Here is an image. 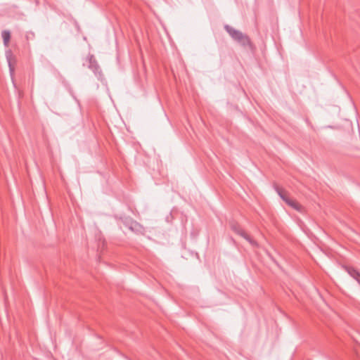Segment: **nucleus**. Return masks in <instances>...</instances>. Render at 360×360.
<instances>
[{"label": "nucleus", "mask_w": 360, "mask_h": 360, "mask_svg": "<svg viewBox=\"0 0 360 360\" xmlns=\"http://www.w3.org/2000/svg\"><path fill=\"white\" fill-rule=\"evenodd\" d=\"M1 36L4 40V44L6 46L8 45L10 39H11V33L8 30H4L1 32Z\"/></svg>", "instance_id": "6"}, {"label": "nucleus", "mask_w": 360, "mask_h": 360, "mask_svg": "<svg viewBox=\"0 0 360 360\" xmlns=\"http://www.w3.org/2000/svg\"><path fill=\"white\" fill-rule=\"evenodd\" d=\"M138 225H139V224H138L137 223H136V222L134 223V226H138Z\"/></svg>", "instance_id": "9"}, {"label": "nucleus", "mask_w": 360, "mask_h": 360, "mask_svg": "<svg viewBox=\"0 0 360 360\" xmlns=\"http://www.w3.org/2000/svg\"><path fill=\"white\" fill-rule=\"evenodd\" d=\"M8 65H9L10 72L12 73L14 71V68L12 67L11 63L9 60H8Z\"/></svg>", "instance_id": "8"}, {"label": "nucleus", "mask_w": 360, "mask_h": 360, "mask_svg": "<svg viewBox=\"0 0 360 360\" xmlns=\"http://www.w3.org/2000/svg\"><path fill=\"white\" fill-rule=\"evenodd\" d=\"M231 229L237 234L244 238L252 246H257V243L252 240L240 227L238 224L233 223L231 224Z\"/></svg>", "instance_id": "3"}, {"label": "nucleus", "mask_w": 360, "mask_h": 360, "mask_svg": "<svg viewBox=\"0 0 360 360\" xmlns=\"http://www.w3.org/2000/svg\"><path fill=\"white\" fill-rule=\"evenodd\" d=\"M348 274L360 284V273L352 267L347 268Z\"/></svg>", "instance_id": "5"}, {"label": "nucleus", "mask_w": 360, "mask_h": 360, "mask_svg": "<svg viewBox=\"0 0 360 360\" xmlns=\"http://www.w3.org/2000/svg\"><path fill=\"white\" fill-rule=\"evenodd\" d=\"M285 202L292 207L294 210H297L299 212H302L303 207L301 205H300L297 201L292 200L288 198V199L285 201Z\"/></svg>", "instance_id": "4"}, {"label": "nucleus", "mask_w": 360, "mask_h": 360, "mask_svg": "<svg viewBox=\"0 0 360 360\" xmlns=\"http://www.w3.org/2000/svg\"><path fill=\"white\" fill-rule=\"evenodd\" d=\"M275 190H276V193H278V195L280 196V198L283 201L285 202L288 199V197L287 196V195L285 194V191L283 189H281L278 186H276Z\"/></svg>", "instance_id": "7"}, {"label": "nucleus", "mask_w": 360, "mask_h": 360, "mask_svg": "<svg viewBox=\"0 0 360 360\" xmlns=\"http://www.w3.org/2000/svg\"><path fill=\"white\" fill-rule=\"evenodd\" d=\"M225 30L229 33L231 37L244 48L252 49V44L250 37L246 34L236 30L229 25L224 26Z\"/></svg>", "instance_id": "1"}, {"label": "nucleus", "mask_w": 360, "mask_h": 360, "mask_svg": "<svg viewBox=\"0 0 360 360\" xmlns=\"http://www.w3.org/2000/svg\"><path fill=\"white\" fill-rule=\"evenodd\" d=\"M83 65L87 66L89 69L93 71L96 77L101 76V68L94 55L89 53L85 58V61L84 62Z\"/></svg>", "instance_id": "2"}]
</instances>
